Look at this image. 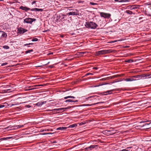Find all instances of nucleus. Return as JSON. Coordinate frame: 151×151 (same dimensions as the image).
I'll return each mask as SVG.
<instances>
[{
  "label": "nucleus",
  "instance_id": "1",
  "mask_svg": "<svg viewBox=\"0 0 151 151\" xmlns=\"http://www.w3.org/2000/svg\"><path fill=\"white\" fill-rule=\"evenodd\" d=\"M85 26L87 28L91 29L96 28L98 25L95 23L92 22H86Z\"/></svg>",
  "mask_w": 151,
  "mask_h": 151
},
{
  "label": "nucleus",
  "instance_id": "2",
  "mask_svg": "<svg viewBox=\"0 0 151 151\" xmlns=\"http://www.w3.org/2000/svg\"><path fill=\"white\" fill-rule=\"evenodd\" d=\"M113 51L111 49H109L107 50H104L97 52H96V54L97 55H99L109 53L112 52Z\"/></svg>",
  "mask_w": 151,
  "mask_h": 151
},
{
  "label": "nucleus",
  "instance_id": "3",
  "mask_svg": "<svg viewBox=\"0 0 151 151\" xmlns=\"http://www.w3.org/2000/svg\"><path fill=\"white\" fill-rule=\"evenodd\" d=\"M71 12L67 13L69 15H79L78 11L76 9H72Z\"/></svg>",
  "mask_w": 151,
  "mask_h": 151
},
{
  "label": "nucleus",
  "instance_id": "4",
  "mask_svg": "<svg viewBox=\"0 0 151 151\" xmlns=\"http://www.w3.org/2000/svg\"><path fill=\"white\" fill-rule=\"evenodd\" d=\"M36 20L35 19L27 18L24 20V22L31 24L33 21H35Z\"/></svg>",
  "mask_w": 151,
  "mask_h": 151
},
{
  "label": "nucleus",
  "instance_id": "5",
  "mask_svg": "<svg viewBox=\"0 0 151 151\" xmlns=\"http://www.w3.org/2000/svg\"><path fill=\"white\" fill-rule=\"evenodd\" d=\"M72 106H69L67 107L66 108H59V109H54L52 110V111H65V110L66 109H69L71 108Z\"/></svg>",
  "mask_w": 151,
  "mask_h": 151
},
{
  "label": "nucleus",
  "instance_id": "6",
  "mask_svg": "<svg viewBox=\"0 0 151 151\" xmlns=\"http://www.w3.org/2000/svg\"><path fill=\"white\" fill-rule=\"evenodd\" d=\"M100 16L102 17H104V18H109L111 15L109 14L104 13V12H101L100 13Z\"/></svg>",
  "mask_w": 151,
  "mask_h": 151
},
{
  "label": "nucleus",
  "instance_id": "7",
  "mask_svg": "<svg viewBox=\"0 0 151 151\" xmlns=\"http://www.w3.org/2000/svg\"><path fill=\"white\" fill-rule=\"evenodd\" d=\"M27 30L22 28H18V32L20 34H23L27 31Z\"/></svg>",
  "mask_w": 151,
  "mask_h": 151
},
{
  "label": "nucleus",
  "instance_id": "8",
  "mask_svg": "<svg viewBox=\"0 0 151 151\" xmlns=\"http://www.w3.org/2000/svg\"><path fill=\"white\" fill-rule=\"evenodd\" d=\"M19 9H22V10L25 11L26 12H27V11L29 10H31V9L29 8L26 6H20L19 7Z\"/></svg>",
  "mask_w": 151,
  "mask_h": 151
},
{
  "label": "nucleus",
  "instance_id": "9",
  "mask_svg": "<svg viewBox=\"0 0 151 151\" xmlns=\"http://www.w3.org/2000/svg\"><path fill=\"white\" fill-rule=\"evenodd\" d=\"M2 37H7L6 34L2 31H0V38Z\"/></svg>",
  "mask_w": 151,
  "mask_h": 151
},
{
  "label": "nucleus",
  "instance_id": "10",
  "mask_svg": "<svg viewBox=\"0 0 151 151\" xmlns=\"http://www.w3.org/2000/svg\"><path fill=\"white\" fill-rule=\"evenodd\" d=\"M104 103L103 102H98V103H97L96 104H84L81 105V106H92L93 105H95L96 104H98L99 103Z\"/></svg>",
  "mask_w": 151,
  "mask_h": 151
},
{
  "label": "nucleus",
  "instance_id": "11",
  "mask_svg": "<svg viewBox=\"0 0 151 151\" xmlns=\"http://www.w3.org/2000/svg\"><path fill=\"white\" fill-rule=\"evenodd\" d=\"M43 9H38L37 8H32L31 9V11H37L42 12L43 11Z\"/></svg>",
  "mask_w": 151,
  "mask_h": 151
},
{
  "label": "nucleus",
  "instance_id": "12",
  "mask_svg": "<svg viewBox=\"0 0 151 151\" xmlns=\"http://www.w3.org/2000/svg\"><path fill=\"white\" fill-rule=\"evenodd\" d=\"M115 91V89H112V90H110L109 91H107L103 93H106V94H104V95H107V94H110L112 93V92L113 91Z\"/></svg>",
  "mask_w": 151,
  "mask_h": 151
},
{
  "label": "nucleus",
  "instance_id": "13",
  "mask_svg": "<svg viewBox=\"0 0 151 151\" xmlns=\"http://www.w3.org/2000/svg\"><path fill=\"white\" fill-rule=\"evenodd\" d=\"M78 101L77 100H73L72 99H68L65 101V102H76Z\"/></svg>",
  "mask_w": 151,
  "mask_h": 151
},
{
  "label": "nucleus",
  "instance_id": "14",
  "mask_svg": "<svg viewBox=\"0 0 151 151\" xmlns=\"http://www.w3.org/2000/svg\"><path fill=\"white\" fill-rule=\"evenodd\" d=\"M46 102H38L36 104V105L38 106H42V104H44L45 103H46Z\"/></svg>",
  "mask_w": 151,
  "mask_h": 151
},
{
  "label": "nucleus",
  "instance_id": "15",
  "mask_svg": "<svg viewBox=\"0 0 151 151\" xmlns=\"http://www.w3.org/2000/svg\"><path fill=\"white\" fill-rule=\"evenodd\" d=\"M98 96H89L88 98H86L87 99H89L90 98H94V99H97L98 98Z\"/></svg>",
  "mask_w": 151,
  "mask_h": 151
},
{
  "label": "nucleus",
  "instance_id": "16",
  "mask_svg": "<svg viewBox=\"0 0 151 151\" xmlns=\"http://www.w3.org/2000/svg\"><path fill=\"white\" fill-rule=\"evenodd\" d=\"M132 77L134 78H143L142 74L139 75L133 76Z\"/></svg>",
  "mask_w": 151,
  "mask_h": 151
},
{
  "label": "nucleus",
  "instance_id": "17",
  "mask_svg": "<svg viewBox=\"0 0 151 151\" xmlns=\"http://www.w3.org/2000/svg\"><path fill=\"white\" fill-rule=\"evenodd\" d=\"M67 128L65 127H60L57 129V130H64L67 129Z\"/></svg>",
  "mask_w": 151,
  "mask_h": 151
},
{
  "label": "nucleus",
  "instance_id": "18",
  "mask_svg": "<svg viewBox=\"0 0 151 151\" xmlns=\"http://www.w3.org/2000/svg\"><path fill=\"white\" fill-rule=\"evenodd\" d=\"M149 124H148L145 123V124H143V125H139V126H137L136 127H139V128H139V129H141V128H142L143 127H144L145 126H146V125H148Z\"/></svg>",
  "mask_w": 151,
  "mask_h": 151
},
{
  "label": "nucleus",
  "instance_id": "19",
  "mask_svg": "<svg viewBox=\"0 0 151 151\" xmlns=\"http://www.w3.org/2000/svg\"><path fill=\"white\" fill-rule=\"evenodd\" d=\"M65 16V15L64 14H60L59 15L58 17H57L58 18V19H59L60 18H61V19H62L64 18V16Z\"/></svg>",
  "mask_w": 151,
  "mask_h": 151
},
{
  "label": "nucleus",
  "instance_id": "20",
  "mask_svg": "<svg viewBox=\"0 0 151 151\" xmlns=\"http://www.w3.org/2000/svg\"><path fill=\"white\" fill-rule=\"evenodd\" d=\"M133 78L132 77V78H127L125 79V80L127 81H130L135 80L133 79Z\"/></svg>",
  "mask_w": 151,
  "mask_h": 151
},
{
  "label": "nucleus",
  "instance_id": "21",
  "mask_svg": "<svg viewBox=\"0 0 151 151\" xmlns=\"http://www.w3.org/2000/svg\"><path fill=\"white\" fill-rule=\"evenodd\" d=\"M115 1L116 2L118 1L119 2H123L129 1L128 0H121L120 1H119V0H115Z\"/></svg>",
  "mask_w": 151,
  "mask_h": 151
},
{
  "label": "nucleus",
  "instance_id": "22",
  "mask_svg": "<svg viewBox=\"0 0 151 151\" xmlns=\"http://www.w3.org/2000/svg\"><path fill=\"white\" fill-rule=\"evenodd\" d=\"M68 98H72V99H75V97L73 96H68L66 97H64V99H66Z\"/></svg>",
  "mask_w": 151,
  "mask_h": 151
},
{
  "label": "nucleus",
  "instance_id": "23",
  "mask_svg": "<svg viewBox=\"0 0 151 151\" xmlns=\"http://www.w3.org/2000/svg\"><path fill=\"white\" fill-rule=\"evenodd\" d=\"M77 126V124H74L69 126V128H73L76 127Z\"/></svg>",
  "mask_w": 151,
  "mask_h": 151
},
{
  "label": "nucleus",
  "instance_id": "24",
  "mask_svg": "<svg viewBox=\"0 0 151 151\" xmlns=\"http://www.w3.org/2000/svg\"><path fill=\"white\" fill-rule=\"evenodd\" d=\"M97 145H91L90 146H89L88 148H95L96 147H97Z\"/></svg>",
  "mask_w": 151,
  "mask_h": 151
},
{
  "label": "nucleus",
  "instance_id": "25",
  "mask_svg": "<svg viewBox=\"0 0 151 151\" xmlns=\"http://www.w3.org/2000/svg\"><path fill=\"white\" fill-rule=\"evenodd\" d=\"M140 6L139 5H134L133 6V9H136L137 8H139V7Z\"/></svg>",
  "mask_w": 151,
  "mask_h": 151
},
{
  "label": "nucleus",
  "instance_id": "26",
  "mask_svg": "<svg viewBox=\"0 0 151 151\" xmlns=\"http://www.w3.org/2000/svg\"><path fill=\"white\" fill-rule=\"evenodd\" d=\"M133 60L132 59H130V60H125V62H127L129 63H131L133 62Z\"/></svg>",
  "mask_w": 151,
  "mask_h": 151
},
{
  "label": "nucleus",
  "instance_id": "27",
  "mask_svg": "<svg viewBox=\"0 0 151 151\" xmlns=\"http://www.w3.org/2000/svg\"><path fill=\"white\" fill-rule=\"evenodd\" d=\"M33 51V50L32 49L28 50L25 51V53L26 54L30 53V52H32Z\"/></svg>",
  "mask_w": 151,
  "mask_h": 151
},
{
  "label": "nucleus",
  "instance_id": "28",
  "mask_svg": "<svg viewBox=\"0 0 151 151\" xmlns=\"http://www.w3.org/2000/svg\"><path fill=\"white\" fill-rule=\"evenodd\" d=\"M111 79V78H110V77H107L106 78H102L101 79V80L102 81H105L106 80L109 79Z\"/></svg>",
  "mask_w": 151,
  "mask_h": 151
},
{
  "label": "nucleus",
  "instance_id": "29",
  "mask_svg": "<svg viewBox=\"0 0 151 151\" xmlns=\"http://www.w3.org/2000/svg\"><path fill=\"white\" fill-rule=\"evenodd\" d=\"M11 138V137H7L6 138H1L0 140H6L8 139H9Z\"/></svg>",
  "mask_w": 151,
  "mask_h": 151
},
{
  "label": "nucleus",
  "instance_id": "30",
  "mask_svg": "<svg viewBox=\"0 0 151 151\" xmlns=\"http://www.w3.org/2000/svg\"><path fill=\"white\" fill-rule=\"evenodd\" d=\"M24 127V125H17V126H15V127H17V128H22V127Z\"/></svg>",
  "mask_w": 151,
  "mask_h": 151
},
{
  "label": "nucleus",
  "instance_id": "31",
  "mask_svg": "<svg viewBox=\"0 0 151 151\" xmlns=\"http://www.w3.org/2000/svg\"><path fill=\"white\" fill-rule=\"evenodd\" d=\"M149 76H150V75L148 74H142L143 78L145 77Z\"/></svg>",
  "mask_w": 151,
  "mask_h": 151
},
{
  "label": "nucleus",
  "instance_id": "32",
  "mask_svg": "<svg viewBox=\"0 0 151 151\" xmlns=\"http://www.w3.org/2000/svg\"><path fill=\"white\" fill-rule=\"evenodd\" d=\"M3 48L5 49H9V47L7 45H4L3 46Z\"/></svg>",
  "mask_w": 151,
  "mask_h": 151
},
{
  "label": "nucleus",
  "instance_id": "33",
  "mask_svg": "<svg viewBox=\"0 0 151 151\" xmlns=\"http://www.w3.org/2000/svg\"><path fill=\"white\" fill-rule=\"evenodd\" d=\"M38 40V39L37 38H35L33 39H32V41L33 42H35V41H37Z\"/></svg>",
  "mask_w": 151,
  "mask_h": 151
},
{
  "label": "nucleus",
  "instance_id": "34",
  "mask_svg": "<svg viewBox=\"0 0 151 151\" xmlns=\"http://www.w3.org/2000/svg\"><path fill=\"white\" fill-rule=\"evenodd\" d=\"M7 63H3L1 64V66H3L4 65H6L7 64Z\"/></svg>",
  "mask_w": 151,
  "mask_h": 151
},
{
  "label": "nucleus",
  "instance_id": "35",
  "mask_svg": "<svg viewBox=\"0 0 151 151\" xmlns=\"http://www.w3.org/2000/svg\"><path fill=\"white\" fill-rule=\"evenodd\" d=\"M93 73H87L86 74V76H88V75H93Z\"/></svg>",
  "mask_w": 151,
  "mask_h": 151
},
{
  "label": "nucleus",
  "instance_id": "36",
  "mask_svg": "<svg viewBox=\"0 0 151 151\" xmlns=\"http://www.w3.org/2000/svg\"><path fill=\"white\" fill-rule=\"evenodd\" d=\"M33 44V43H29L28 44H24V46H26L28 45H32Z\"/></svg>",
  "mask_w": 151,
  "mask_h": 151
},
{
  "label": "nucleus",
  "instance_id": "37",
  "mask_svg": "<svg viewBox=\"0 0 151 151\" xmlns=\"http://www.w3.org/2000/svg\"><path fill=\"white\" fill-rule=\"evenodd\" d=\"M90 4H91L92 5H94L97 4L96 3H93L92 2H90Z\"/></svg>",
  "mask_w": 151,
  "mask_h": 151
},
{
  "label": "nucleus",
  "instance_id": "38",
  "mask_svg": "<svg viewBox=\"0 0 151 151\" xmlns=\"http://www.w3.org/2000/svg\"><path fill=\"white\" fill-rule=\"evenodd\" d=\"M25 107H27V108H29V107H31V106H30L29 105H26L25 106Z\"/></svg>",
  "mask_w": 151,
  "mask_h": 151
},
{
  "label": "nucleus",
  "instance_id": "39",
  "mask_svg": "<svg viewBox=\"0 0 151 151\" xmlns=\"http://www.w3.org/2000/svg\"><path fill=\"white\" fill-rule=\"evenodd\" d=\"M121 151H128V150L126 149H124L121 150Z\"/></svg>",
  "mask_w": 151,
  "mask_h": 151
},
{
  "label": "nucleus",
  "instance_id": "40",
  "mask_svg": "<svg viewBox=\"0 0 151 151\" xmlns=\"http://www.w3.org/2000/svg\"><path fill=\"white\" fill-rule=\"evenodd\" d=\"M5 106L4 105H0V108H3Z\"/></svg>",
  "mask_w": 151,
  "mask_h": 151
},
{
  "label": "nucleus",
  "instance_id": "41",
  "mask_svg": "<svg viewBox=\"0 0 151 151\" xmlns=\"http://www.w3.org/2000/svg\"><path fill=\"white\" fill-rule=\"evenodd\" d=\"M127 13L130 14H132V12L131 11H129V12H127Z\"/></svg>",
  "mask_w": 151,
  "mask_h": 151
},
{
  "label": "nucleus",
  "instance_id": "42",
  "mask_svg": "<svg viewBox=\"0 0 151 151\" xmlns=\"http://www.w3.org/2000/svg\"><path fill=\"white\" fill-rule=\"evenodd\" d=\"M36 1H33L32 2L31 4L32 5H33L35 3H36Z\"/></svg>",
  "mask_w": 151,
  "mask_h": 151
},
{
  "label": "nucleus",
  "instance_id": "43",
  "mask_svg": "<svg viewBox=\"0 0 151 151\" xmlns=\"http://www.w3.org/2000/svg\"><path fill=\"white\" fill-rule=\"evenodd\" d=\"M53 67H54V66H53V65H50V66L49 67L50 68H53Z\"/></svg>",
  "mask_w": 151,
  "mask_h": 151
},
{
  "label": "nucleus",
  "instance_id": "44",
  "mask_svg": "<svg viewBox=\"0 0 151 151\" xmlns=\"http://www.w3.org/2000/svg\"><path fill=\"white\" fill-rule=\"evenodd\" d=\"M149 121H144V122H140V123H144V122H148Z\"/></svg>",
  "mask_w": 151,
  "mask_h": 151
},
{
  "label": "nucleus",
  "instance_id": "45",
  "mask_svg": "<svg viewBox=\"0 0 151 151\" xmlns=\"http://www.w3.org/2000/svg\"><path fill=\"white\" fill-rule=\"evenodd\" d=\"M93 69H94L95 70H97L98 69V68L97 67H94L93 68Z\"/></svg>",
  "mask_w": 151,
  "mask_h": 151
},
{
  "label": "nucleus",
  "instance_id": "46",
  "mask_svg": "<svg viewBox=\"0 0 151 151\" xmlns=\"http://www.w3.org/2000/svg\"><path fill=\"white\" fill-rule=\"evenodd\" d=\"M132 147H127V148H126V149H129V148H132Z\"/></svg>",
  "mask_w": 151,
  "mask_h": 151
},
{
  "label": "nucleus",
  "instance_id": "47",
  "mask_svg": "<svg viewBox=\"0 0 151 151\" xmlns=\"http://www.w3.org/2000/svg\"><path fill=\"white\" fill-rule=\"evenodd\" d=\"M83 1H78V3H83Z\"/></svg>",
  "mask_w": 151,
  "mask_h": 151
},
{
  "label": "nucleus",
  "instance_id": "48",
  "mask_svg": "<svg viewBox=\"0 0 151 151\" xmlns=\"http://www.w3.org/2000/svg\"><path fill=\"white\" fill-rule=\"evenodd\" d=\"M84 124V123H83V122H81L80 123V124L81 125H82Z\"/></svg>",
  "mask_w": 151,
  "mask_h": 151
},
{
  "label": "nucleus",
  "instance_id": "49",
  "mask_svg": "<svg viewBox=\"0 0 151 151\" xmlns=\"http://www.w3.org/2000/svg\"><path fill=\"white\" fill-rule=\"evenodd\" d=\"M52 133H46L45 134H52Z\"/></svg>",
  "mask_w": 151,
  "mask_h": 151
},
{
  "label": "nucleus",
  "instance_id": "50",
  "mask_svg": "<svg viewBox=\"0 0 151 151\" xmlns=\"http://www.w3.org/2000/svg\"><path fill=\"white\" fill-rule=\"evenodd\" d=\"M60 36L62 37H64V35H61Z\"/></svg>",
  "mask_w": 151,
  "mask_h": 151
},
{
  "label": "nucleus",
  "instance_id": "51",
  "mask_svg": "<svg viewBox=\"0 0 151 151\" xmlns=\"http://www.w3.org/2000/svg\"><path fill=\"white\" fill-rule=\"evenodd\" d=\"M41 66V65H39V66H37V67H40L41 66Z\"/></svg>",
  "mask_w": 151,
  "mask_h": 151
},
{
  "label": "nucleus",
  "instance_id": "52",
  "mask_svg": "<svg viewBox=\"0 0 151 151\" xmlns=\"http://www.w3.org/2000/svg\"><path fill=\"white\" fill-rule=\"evenodd\" d=\"M43 85H38V86H43Z\"/></svg>",
  "mask_w": 151,
  "mask_h": 151
},
{
  "label": "nucleus",
  "instance_id": "53",
  "mask_svg": "<svg viewBox=\"0 0 151 151\" xmlns=\"http://www.w3.org/2000/svg\"><path fill=\"white\" fill-rule=\"evenodd\" d=\"M81 54H83V52H81Z\"/></svg>",
  "mask_w": 151,
  "mask_h": 151
},
{
  "label": "nucleus",
  "instance_id": "54",
  "mask_svg": "<svg viewBox=\"0 0 151 151\" xmlns=\"http://www.w3.org/2000/svg\"><path fill=\"white\" fill-rule=\"evenodd\" d=\"M3 1V0H0V1Z\"/></svg>",
  "mask_w": 151,
  "mask_h": 151
},
{
  "label": "nucleus",
  "instance_id": "55",
  "mask_svg": "<svg viewBox=\"0 0 151 151\" xmlns=\"http://www.w3.org/2000/svg\"><path fill=\"white\" fill-rule=\"evenodd\" d=\"M149 78H151V76L150 77H149Z\"/></svg>",
  "mask_w": 151,
  "mask_h": 151
},
{
  "label": "nucleus",
  "instance_id": "56",
  "mask_svg": "<svg viewBox=\"0 0 151 151\" xmlns=\"http://www.w3.org/2000/svg\"><path fill=\"white\" fill-rule=\"evenodd\" d=\"M49 63V62L47 64H48Z\"/></svg>",
  "mask_w": 151,
  "mask_h": 151
},
{
  "label": "nucleus",
  "instance_id": "57",
  "mask_svg": "<svg viewBox=\"0 0 151 151\" xmlns=\"http://www.w3.org/2000/svg\"><path fill=\"white\" fill-rule=\"evenodd\" d=\"M150 141H151V140Z\"/></svg>",
  "mask_w": 151,
  "mask_h": 151
}]
</instances>
